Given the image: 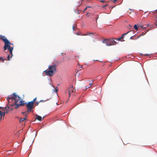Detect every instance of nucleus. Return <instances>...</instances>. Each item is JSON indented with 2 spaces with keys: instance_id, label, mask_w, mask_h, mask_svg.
Returning a JSON list of instances; mask_svg holds the SVG:
<instances>
[{
  "instance_id": "9d476101",
  "label": "nucleus",
  "mask_w": 157,
  "mask_h": 157,
  "mask_svg": "<svg viewBox=\"0 0 157 157\" xmlns=\"http://www.w3.org/2000/svg\"><path fill=\"white\" fill-rule=\"evenodd\" d=\"M111 45H114L116 44L117 42L113 39H110Z\"/></svg>"
},
{
  "instance_id": "f704fd0d",
  "label": "nucleus",
  "mask_w": 157,
  "mask_h": 157,
  "mask_svg": "<svg viewBox=\"0 0 157 157\" xmlns=\"http://www.w3.org/2000/svg\"><path fill=\"white\" fill-rule=\"evenodd\" d=\"M38 102H36V105H38Z\"/></svg>"
},
{
  "instance_id": "9b49d317",
  "label": "nucleus",
  "mask_w": 157,
  "mask_h": 157,
  "mask_svg": "<svg viewBox=\"0 0 157 157\" xmlns=\"http://www.w3.org/2000/svg\"><path fill=\"white\" fill-rule=\"evenodd\" d=\"M67 91L69 92V95L70 96V94L72 93L73 92V90L72 89V86L71 87H70L67 89Z\"/></svg>"
},
{
  "instance_id": "0eeeda50",
  "label": "nucleus",
  "mask_w": 157,
  "mask_h": 157,
  "mask_svg": "<svg viewBox=\"0 0 157 157\" xmlns=\"http://www.w3.org/2000/svg\"><path fill=\"white\" fill-rule=\"evenodd\" d=\"M3 108L2 107H0V116L1 117V119L2 117L4 116L5 113H6V110L5 109H4L2 111Z\"/></svg>"
},
{
  "instance_id": "f03ea898",
  "label": "nucleus",
  "mask_w": 157,
  "mask_h": 157,
  "mask_svg": "<svg viewBox=\"0 0 157 157\" xmlns=\"http://www.w3.org/2000/svg\"><path fill=\"white\" fill-rule=\"evenodd\" d=\"M15 101H14V105H15L14 107L17 109L21 105H24L26 103H24V101H22V99L19 96L16 94L15 96Z\"/></svg>"
},
{
  "instance_id": "a211bd4d",
  "label": "nucleus",
  "mask_w": 157,
  "mask_h": 157,
  "mask_svg": "<svg viewBox=\"0 0 157 157\" xmlns=\"http://www.w3.org/2000/svg\"><path fill=\"white\" fill-rule=\"evenodd\" d=\"M134 28L136 30H137L138 29V27L137 26V25H135L134 26Z\"/></svg>"
},
{
  "instance_id": "58836bf2",
  "label": "nucleus",
  "mask_w": 157,
  "mask_h": 157,
  "mask_svg": "<svg viewBox=\"0 0 157 157\" xmlns=\"http://www.w3.org/2000/svg\"><path fill=\"white\" fill-rule=\"evenodd\" d=\"M145 56H146V55H148L147 54H146V55H144Z\"/></svg>"
},
{
  "instance_id": "c85d7f7f",
  "label": "nucleus",
  "mask_w": 157,
  "mask_h": 157,
  "mask_svg": "<svg viewBox=\"0 0 157 157\" xmlns=\"http://www.w3.org/2000/svg\"><path fill=\"white\" fill-rule=\"evenodd\" d=\"M121 39H122V38H121V37H120L117 40H119H119H121Z\"/></svg>"
},
{
  "instance_id": "39448f33",
  "label": "nucleus",
  "mask_w": 157,
  "mask_h": 157,
  "mask_svg": "<svg viewBox=\"0 0 157 157\" xmlns=\"http://www.w3.org/2000/svg\"><path fill=\"white\" fill-rule=\"evenodd\" d=\"M26 108L27 109V112L29 113L34 108V104L31 101L29 102L26 104Z\"/></svg>"
},
{
  "instance_id": "5701e85b",
  "label": "nucleus",
  "mask_w": 157,
  "mask_h": 157,
  "mask_svg": "<svg viewBox=\"0 0 157 157\" xmlns=\"http://www.w3.org/2000/svg\"><path fill=\"white\" fill-rule=\"evenodd\" d=\"M100 2H105V1L104 0H101L100 1Z\"/></svg>"
},
{
  "instance_id": "e433bc0d",
  "label": "nucleus",
  "mask_w": 157,
  "mask_h": 157,
  "mask_svg": "<svg viewBox=\"0 0 157 157\" xmlns=\"http://www.w3.org/2000/svg\"><path fill=\"white\" fill-rule=\"evenodd\" d=\"M129 10H131V11H132V10L131 9H129Z\"/></svg>"
},
{
  "instance_id": "ea45409f",
  "label": "nucleus",
  "mask_w": 157,
  "mask_h": 157,
  "mask_svg": "<svg viewBox=\"0 0 157 157\" xmlns=\"http://www.w3.org/2000/svg\"><path fill=\"white\" fill-rule=\"evenodd\" d=\"M81 68H82V66H81Z\"/></svg>"
},
{
  "instance_id": "4be33fe9",
  "label": "nucleus",
  "mask_w": 157,
  "mask_h": 157,
  "mask_svg": "<svg viewBox=\"0 0 157 157\" xmlns=\"http://www.w3.org/2000/svg\"><path fill=\"white\" fill-rule=\"evenodd\" d=\"M108 6V5L106 4H105V5H104V6H102V8H104L105 7L107 6Z\"/></svg>"
},
{
  "instance_id": "7ed1b4c3",
  "label": "nucleus",
  "mask_w": 157,
  "mask_h": 157,
  "mask_svg": "<svg viewBox=\"0 0 157 157\" xmlns=\"http://www.w3.org/2000/svg\"><path fill=\"white\" fill-rule=\"evenodd\" d=\"M16 96V93L13 94L8 96L7 99L8 101V105L13 106L14 105V101H15V96Z\"/></svg>"
},
{
  "instance_id": "2eb2a0df",
  "label": "nucleus",
  "mask_w": 157,
  "mask_h": 157,
  "mask_svg": "<svg viewBox=\"0 0 157 157\" xmlns=\"http://www.w3.org/2000/svg\"><path fill=\"white\" fill-rule=\"evenodd\" d=\"M26 120V119L25 117H24L23 118H21L20 119V120H19V121H20V123H21L22 122H23L24 121Z\"/></svg>"
},
{
  "instance_id": "1a4fd4ad",
  "label": "nucleus",
  "mask_w": 157,
  "mask_h": 157,
  "mask_svg": "<svg viewBox=\"0 0 157 157\" xmlns=\"http://www.w3.org/2000/svg\"><path fill=\"white\" fill-rule=\"evenodd\" d=\"M0 39L3 41V42H4L5 44V43L6 42V41H7V39L6 37L4 36H0Z\"/></svg>"
},
{
  "instance_id": "c756f323",
  "label": "nucleus",
  "mask_w": 157,
  "mask_h": 157,
  "mask_svg": "<svg viewBox=\"0 0 157 157\" xmlns=\"http://www.w3.org/2000/svg\"><path fill=\"white\" fill-rule=\"evenodd\" d=\"M72 28H73V30L74 31L75 30V26H73Z\"/></svg>"
},
{
  "instance_id": "6e6552de",
  "label": "nucleus",
  "mask_w": 157,
  "mask_h": 157,
  "mask_svg": "<svg viewBox=\"0 0 157 157\" xmlns=\"http://www.w3.org/2000/svg\"><path fill=\"white\" fill-rule=\"evenodd\" d=\"M103 43L105 44L107 46H111L109 39L105 40H103Z\"/></svg>"
},
{
  "instance_id": "473e14b6",
  "label": "nucleus",
  "mask_w": 157,
  "mask_h": 157,
  "mask_svg": "<svg viewBox=\"0 0 157 157\" xmlns=\"http://www.w3.org/2000/svg\"><path fill=\"white\" fill-rule=\"evenodd\" d=\"M92 83H90L89 84V85H90V86H91L92 85Z\"/></svg>"
},
{
  "instance_id": "393cba45",
  "label": "nucleus",
  "mask_w": 157,
  "mask_h": 157,
  "mask_svg": "<svg viewBox=\"0 0 157 157\" xmlns=\"http://www.w3.org/2000/svg\"><path fill=\"white\" fill-rule=\"evenodd\" d=\"M90 87V86H86V89H87L88 88H89Z\"/></svg>"
},
{
  "instance_id": "a878e982",
  "label": "nucleus",
  "mask_w": 157,
  "mask_h": 157,
  "mask_svg": "<svg viewBox=\"0 0 157 157\" xmlns=\"http://www.w3.org/2000/svg\"><path fill=\"white\" fill-rule=\"evenodd\" d=\"M82 34H83L82 33H77V35H81Z\"/></svg>"
},
{
  "instance_id": "dca6fc26",
  "label": "nucleus",
  "mask_w": 157,
  "mask_h": 157,
  "mask_svg": "<svg viewBox=\"0 0 157 157\" xmlns=\"http://www.w3.org/2000/svg\"><path fill=\"white\" fill-rule=\"evenodd\" d=\"M5 44H6L9 45H13V44H11L8 40H7V41H6Z\"/></svg>"
},
{
  "instance_id": "f8f14e48",
  "label": "nucleus",
  "mask_w": 157,
  "mask_h": 157,
  "mask_svg": "<svg viewBox=\"0 0 157 157\" xmlns=\"http://www.w3.org/2000/svg\"><path fill=\"white\" fill-rule=\"evenodd\" d=\"M36 119L37 120L40 121H42L44 118V117L42 118L41 116H40L38 115H36Z\"/></svg>"
},
{
  "instance_id": "72a5a7b5",
  "label": "nucleus",
  "mask_w": 157,
  "mask_h": 157,
  "mask_svg": "<svg viewBox=\"0 0 157 157\" xmlns=\"http://www.w3.org/2000/svg\"><path fill=\"white\" fill-rule=\"evenodd\" d=\"M58 91V90L56 89V92H57Z\"/></svg>"
},
{
  "instance_id": "f257e3e1",
  "label": "nucleus",
  "mask_w": 157,
  "mask_h": 157,
  "mask_svg": "<svg viewBox=\"0 0 157 157\" xmlns=\"http://www.w3.org/2000/svg\"><path fill=\"white\" fill-rule=\"evenodd\" d=\"M52 64L53 65L49 66L48 70H46L43 71L45 75L51 77L55 73L56 71V67L58 65L59 63L57 61H55L53 62Z\"/></svg>"
},
{
  "instance_id": "ddd939ff",
  "label": "nucleus",
  "mask_w": 157,
  "mask_h": 157,
  "mask_svg": "<svg viewBox=\"0 0 157 157\" xmlns=\"http://www.w3.org/2000/svg\"><path fill=\"white\" fill-rule=\"evenodd\" d=\"M94 33H91L89 32H87L86 34H82L81 35V36H87L88 35H89L90 36H91V35H93Z\"/></svg>"
},
{
  "instance_id": "cd10ccee",
  "label": "nucleus",
  "mask_w": 157,
  "mask_h": 157,
  "mask_svg": "<svg viewBox=\"0 0 157 157\" xmlns=\"http://www.w3.org/2000/svg\"><path fill=\"white\" fill-rule=\"evenodd\" d=\"M117 0H114L113 1V2L114 3H116L117 2Z\"/></svg>"
},
{
  "instance_id": "2f4dec72",
  "label": "nucleus",
  "mask_w": 157,
  "mask_h": 157,
  "mask_svg": "<svg viewBox=\"0 0 157 157\" xmlns=\"http://www.w3.org/2000/svg\"><path fill=\"white\" fill-rule=\"evenodd\" d=\"M27 112V111L26 112H22V113L24 114H25L26 112Z\"/></svg>"
},
{
  "instance_id": "b1692460",
  "label": "nucleus",
  "mask_w": 157,
  "mask_h": 157,
  "mask_svg": "<svg viewBox=\"0 0 157 157\" xmlns=\"http://www.w3.org/2000/svg\"><path fill=\"white\" fill-rule=\"evenodd\" d=\"M87 7L86 6V8L84 9V11H83V12H84L85 11H86V10H87Z\"/></svg>"
},
{
  "instance_id": "f3484780",
  "label": "nucleus",
  "mask_w": 157,
  "mask_h": 157,
  "mask_svg": "<svg viewBox=\"0 0 157 157\" xmlns=\"http://www.w3.org/2000/svg\"><path fill=\"white\" fill-rule=\"evenodd\" d=\"M130 32L129 31H128V32H127V33H124V34H123L121 36V38L122 39H123L124 38V36L125 35H127L128 33Z\"/></svg>"
},
{
  "instance_id": "6ab92c4d",
  "label": "nucleus",
  "mask_w": 157,
  "mask_h": 157,
  "mask_svg": "<svg viewBox=\"0 0 157 157\" xmlns=\"http://www.w3.org/2000/svg\"><path fill=\"white\" fill-rule=\"evenodd\" d=\"M0 60H1L3 62L5 60V59L2 57H0Z\"/></svg>"
},
{
  "instance_id": "4c0bfd02",
  "label": "nucleus",
  "mask_w": 157,
  "mask_h": 157,
  "mask_svg": "<svg viewBox=\"0 0 157 157\" xmlns=\"http://www.w3.org/2000/svg\"><path fill=\"white\" fill-rule=\"evenodd\" d=\"M129 26H130V27H132V26H131L130 25H129Z\"/></svg>"
},
{
  "instance_id": "7c9ffc66",
  "label": "nucleus",
  "mask_w": 157,
  "mask_h": 157,
  "mask_svg": "<svg viewBox=\"0 0 157 157\" xmlns=\"http://www.w3.org/2000/svg\"><path fill=\"white\" fill-rule=\"evenodd\" d=\"M133 36H131V37H130V39H132V40L133 39Z\"/></svg>"
},
{
  "instance_id": "423d86ee",
  "label": "nucleus",
  "mask_w": 157,
  "mask_h": 157,
  "mask_svg": "<svg viewBox=\"0 0 157 157\" xmlns=\"http://www.w3.org/2000/svg\"><path fill=\"white\" fill-rule=\"evenodd\" d=\"M11 107L12 106L10 105H7L4 108H3L2 111L4 109H5L6 110V113H7L9 111H13V108Z\"/></svg>"
},
{
  "instance_id": "4468645a",
  "label": "nucleus",
  "mask_w": 157,
  "mask_h": 157,
  "mask_svg": "<svg viewBox=\"0 0 157 157\" xmlns=\"http://www.w3.org/2000/svg\"><path fill=\"white\" fill-rule=\"evenodd\" d=\"M155 13L157 15V10H155ZM155 22L154 23L155 25L157 27V17L155 18Z\"/></svg>"
},
{
  "instance_id": "c9c22d12",
  "label": "nucleus",
  "mask_w": 157,
  "mask_h": 157,
  "mask_svg": "<svg viewBox=\"0 0 157 157\" xmlns=\"http://www.w3.org/2000/svg\"><path fill=\"white\" fill-rule=\"evenodd\" d=\"M43 101V100H41L40 101H40Z\"/></svg>"
},
{
  "instance_id": "412c9836",
  "label": "nucleus",
  "mask_w": 157,
  "mask_h": 157,
  "mask_svg": "<svg viewBox=\"0 0 157 157\" xmlns=\"http://www.w3.org/2000/svg\"><path fill=\"white\" fill-rule=\"evenodd\" d=\"M36 98H35L32 101H31V102H33V104H34V102L35 101H36Z\"/></svg>"
},
{
  "instance_id": "bb28decb",
  "label": "nucleus",
  "mask_w": 157,
  "mask_h": 157,
  "mask_svg": "<svg viewBox=\"0 0 157 157\" xmlns=\"http://www.w3.org/2000/svg\"><path fill=\"white\" fill-rule=\"evenodd\" d=\"M87 7V8H93V7L92 6H86Z\"/></svg>"
},
{
  "instance_id": "aec40b11",
  "label": "nucleus",
  "mask_w": 157,
  "mask_h": 157,
  "mask_svg": "<svg viewBox=\"0 0 157 157\" xmlns=\"http://www.w3.org/2000/svg\"><path fill=\"white\" fill-rule=\"evenodd\" d=\"M12 57H11V56L10 57V55H8V56H7V58L9 60H10V58H11Z\"/></svg>"
},
{
  "instance_id": "20e7f679",
  "label": "nucleus",
  "mask_w": 157,
  "mask_h": 157,
  "mask_svg": "<svg viewBox=\"0 0 157 157\" xmlns=\"http://www.w3.org/2000/svg\"><path fill=\"white\" fill-rule=\"evenodd\" d=\"M13 47H11L10 45H7L6 44H5L4 46V50H6L8 49V51H9L10 54L11 55V57H12L13 56L12 54V51L13 50Z\"/></svg>"
}]
</instances>
